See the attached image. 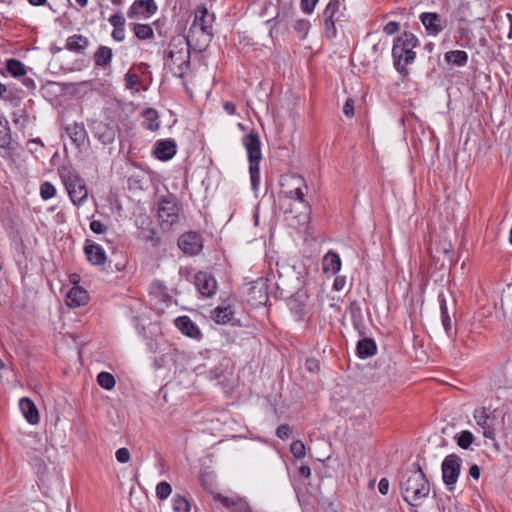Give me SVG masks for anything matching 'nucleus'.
I'll return each mask as SVG.
<instances>
[{
  "mask_svg": "<svg viewBox=\"0 0 512 512\" xmlns=\"http://www.w3.org/2000/svg\"><path fill=\"white\" fill-rule=\"evenodd\" d=\"M438 300L440 305L441 322L447 337L455 341L457 336V329L452 327V319L448 310L446 297L443 292L438 294Z\"/></svg>",
  "mask_w": 512,
  "mask_h": 512,
  "instance_id": "obj_21",
  "label": "nucleus"
},
{
  "mask_svg": "<svg viewBox=\"0 0 512 512\" xmlns=\"http://www.w3.org/2000/svg\"><path fill=\"white\" fill-rule=\"evenodd\" d=\"M234 316V309L231 305L216 307L212 312V318L217 324H227Z\"/></svg>",
  "mask_w": 512,
  "mask_h": 512,
  "instance_id": "obj_35",
  "label": "nucleus"
},
{
  "mask_svg": "<svg viewBox=\"0 0 512 512\" xmlns=\"http://www.w3.org/2000/svg\"><path fill=\"white\" fill-rule=\"evenodd\" d=\"M343 113L346 117L352 118L355 114V102L353 98H347L343 106Z\"/></svg>",
  "mask_w": 512,
  "mask_h": 512,
  "instance_id": "obj_54",
  "label": "nucleus"
},
{
  "mask_svg": "<svg viewBox=\"0 0 512 512\" xmlns=\"http://www.w3.org/2000/svg\"><path fill=\"white\" fill-rule=\"evenodd\" d=\"M444 59L448 64L462 67L468 62V54L463 50H452L445 53Z\"/></svg>",
  "mask_w": 512,
  "mask_h": 512,
  "instance_id": "obj_36",
  "label": "nucleus"
},
{
  "mask_svg": "<svg viewBox=\"0 0 512 512\" xmlns=\"http://www.w3.org/2000/svg\"><path fill=\"white\" fill-rule=\"evenodd\" d=\"M172 507L174 512H190V503L180 494L174 495L172 499Z\"/></svg>",
  "mask_w": 512,
  "mask_h": 512,
  "instance_id": "obj_42",
  "label": "nucleus"
},
{
  "mask_svg": "<svg viewBox=\"0 0 512 512\" xmlns=\"http://www.w3.org/2000/svg\"><path fill=\"white\" fill-rule=\"evenodd\" d=\"M98 385L105 390H112L116 384L114 376L109 373L102 371L97 375Z\"/></svg>",
  "mask_w": 512,
  "mask_h": 512,
  "instance_id": "obj_41",
  "label": "nucleus"
},
{
  "mask_svg": "<svg viewBox=\"0 0 512 512\" xmlns=\"http://www.w3.org/2000/svg\"><path fill=\"white\" fill-rule=\"evenodd\" d=\"M242 143L247 151L251 187L253 190H257L260 184V162L262 160L259 134L252 130L243 136Z\"/></svg>",
  "mask_w": 512,
  "mask_h": 512,
  "instance_id": "obj_4",
  "label": "nucleus"
},
{
  "mask_svg": "<svg viewBox=\"0 0 512 512\" xmlns=\"http://www.w3.org/2000/svg\"><path fill=\"white\" fill-rule=\"evenodd\" d=\"M109 106L105 107L106 111L116 112V110L120 107L121 102L118 98H110V101L107 103Z\"/></svg>",
  "mask_w": 512,
  "mask_h": 512,
  "instance_id": "obj_62",
  "label": "nucleus"
},
{
  "mask_svg": "<svg viewBox=\"0 0 512 512\" xmlns=\"http://www.w3.org/2000/svg\"><path fill=\"white\" fill-rule=\"evenodd\" d=\"M276 435L278 438H280L282 440L287 439L290 435L289 425L281 424L280 426H278V428L276 429Z\"/></svg>",
  "mask_w": 512,
  "mask_h": 512,
  "instance_id": "obj_59",
  "label": "nucleus"
},
{
  "mask_svg": "<svg viewBox=\"0 0 512 512\" xmlns=\"http://www.w3.org/2000/svg\"><path fill=\"white\" fill-rule=\"evenodd\" d=\"M128 187L130 190L143 189V178L139 175H132L128 178Z\"/></svg>",
  "mask_w": 512,
  "mask_h": 512,
  "instance_id": "obj_51",
  "label": "nucleus"
},
{
  "mask_svg": "<svg viewBox=\"0 0 512 512\" xmlns=\"http://www.w3.org/2000/svg\"><path fill=\"white\" fill-rule=\"evenodd\" d=\"M12 136L9 123L4 116H0V148L12 149Z\"/></svg>",
  "mask_w": 512,
  "mask_h": 512,
  "instance_id": "obj_37",
  "label": "nucleus"
},
{
  "mask_svg": "<svg viewBox=\"0 0 512 512\" xmlns=\"http://www.w3.org/2000/svg\"><path fill=\"white\" fill-rule=\"evenodd\" d=\"M481 471L482 468L479 465L473 464L470 466L468 473L473 479L478 480L480 478Z\"/></svg>",
  "mask_w": 512,
  "mask_h": 512,
  "instance_id": "obj_61",
  "label": "nucleus"
},
{
  "mask_svg": "<svg viewBox=\"0 0 512 512\" xmlns=\"http://www.w3.org/2000/svg\"><path fill=\"white\" fill-rule=\"evenodd\" d=\"M185 37H174L168 45L167 65L174 74L182 77L190 69L191 49Z\"/></svg>",
  "mask_w": 512,
  "mask_h": 512,
  "instance_id": "obj_2",
  "label": "nucleus"
},
{
  "mask_svg": "<svg viewBox=\"0 0 512 512\" xmlns=\"http://www.w3.org/2000/svg\"><path fill=\"white\" fill-rule=\"evenodd\" d=\"M377 353V344L374 339L364 337L357 342L356 354L360 359H367Z\"/></svg>",
  "mask_w": 512,
  "mask_h": 512,
  "instance_id": "obj_30",
  "label": "nucleus"
},
{
  "mask_svg": "<svg viewBox=\"0 0 512 512\" xmlns=\"http://www.w3.org/2000/svg\"><path fill=\"white\" fill-rule=\"evenodd\" d=\"M84 253L87 261L91 265L98 266L102 271L107 273L120 272L123 271L126 267L125 259L112 265V260L107 258L102 246L88 239L84 245Z\"/></svg>",
  "mask_w": 512,
  "mask_h": 512,
  "instance_id": "obj_5",
  "label": "nucleus"
},
{
  "mask_svg": "<svg viewBox=\"0 0 512 512\" xmlns=\"http://www.w3.org/2000/svg\"><path fill=\"white\" fill-rule=\"evenodd\" d=\"M290 451L296 459H302L306 456L305 444L301 440H295L291 443Z\"/></svg>",
  "mask_w": 512,
  "mask_h": 512,
  "instance_id": "obj_46",
  "label": "nucleus"
},
{
  "mask_svg": "<svg viewBox=\"0 0 512 512\" xmlns=\"http://www.w3.org/2000/svg\"><path fill=\"white\" fill-rule=\"evenodd\" d=\"M310 28V22L306 19H299L294 24V30L301 35V38H305Z\"/></svg>",
  "mask_w": 512,
  "mask_h": 512,
  "instance_id": "obj_49",
  "label": "nucleus"
},
{
  "mask_svg": "<svg viewBox=\"0 0 512 512\" xmlns=\"http://www.w3.org/2000/svg\"><path fill=\"white\" fill-rule=\"evenodd\" d=\"M13 116V122L16 125H25L30 120V114L27 111V108L24 107L23 109L18 108L16 111L12 112Z\"/></svg>",
  "mask_w": 512,
  "mask_h": 512,
  "instance_id": "obj_45",
  "label": "nucleus"
},
{
  "mask_svg": "<svg viewBox=\"0 0 512 512\" xmlns=\"http://www.w3.org/2000/svg\"><path fill=\"white\" fill-rule=\"evenodd\" d=\"M139 239L150 243L153 247H159L161 240L156 235L152 220L148 216L141 217V226L139 227Z\"/></svg>",
  "mask_w": 512,
  "mask_h": 512,
  "instance_id": "obj_22",
  "label": "nucleus"
},
{
  "mask_svg": "<svg viewBox=\"0 0 512 512\" xmlns=\"http://www.w3.org/2000/svg\"><path fill=\"white\" fill-rule=\"evenodd\" d=\"M88 300V292L78 285L73 286L66 296L67 305L73 308L87 304Z\"/></svg>",
  "mask_w": 512,
  "mask_h": 512,
  "instance_id": "obj_25",
  "label": "nucleus"
},
{
  "mask_svg": "<svg viewBox=\"0 0 512 512\" xmlns=\"http://www.w3.org/2000/svg\"><path fill=\"white\" fill-rule=\"evenodd\" d=\"M418 44V39L411 32H403L393 43L392 57L396 70L399 73L407 71V66L414 62L416 53L414 48Z\"/></svg>",
  "mask_w": 512,
  "mask_h": 512,
  "instance_id": "obj_3",
  "label": "nucleus"
},
{
  "mask_svg": "<svg viewBox=\"0 0 512 512\" xmlns=\"http://www.w3.org/2000/svg\"><path fill=\"white\" fill-rule=\"evenodd\" d=\"M400 29V24L396 21H389L383 28V31L387 35H393Z\"/></svg>",
  "mask_w": 512,
  "mask_h": 512,
  "instance_id": "obj_58",
  "label": "nucleus"
},
{
  "mask_svg": "<svg viewBox=\"0 0 512 512\" xmlns=\"http://www.w3.org/2000/svg\"><path fill=\"white\" fill-rule=\"evenodd\" d=\"M289 181L291 182L293 188L289 190L284 189L281 191V193L287 199H295L299 201L301 204L304 205V208L307 210V212H309L310 204L305 200V195L308 190L305 180L299 175H292L289 177Z\"/></svg>",
  "mask_w": 512,
  "mask_h": 512,
  "instance_id": "obj_14",
  "label": "nucleus"
},
{
  "mask_svg": "<svg viewBox=\"0 0 512 512\" xmlns=\"http://www.w3.org/2000/svg\"><path fill=\"white\" fill-rule=\"evenodd\" d=\"M158 7L154 0H135L127 11V16L131 19L149 18Z\"/></svg>",
  "mask_w": 512,
  "mask_h": 512,
  "instance_id": "obj_20",
  "label": "nucleus"
},
{
  "mask_svg": "<svg viewBox=\"0 0 512 512\" xmlns=\"http://www.w3.org/2000/svg\"><path fill=\"white\" fill-rule=\"evenodd\" d=\"M88 127L93 136L104 146L112 144L119 132V126L113 119L107 122L97 119L92 120L88 123Z\"/></svg>",
  "mask_w": 512,
  "mask_h": 512,
  "instance_id": "obj_7",
  "label": "nucleus"
},
{
  "mask_svg": "<svg viewBox=\"0 0 512 512\" xmlns=\"http://www.w3.org/2000/svg\"><path fill=\"white\" fill-rule=\"evenodd\" d=\"M214 20V14L209 13L206 6L200 5L195 10V17L191 25L190 31H192L195 28H199L202 33L208 36H212Z\"/></svg>",
  "mask_w": 512,
  "mask_h": 512,
  "instance_id": "obj_16",
  "label": "nucleus"
},
{
  "mask_svg": "<svg viewBox=\"0 0 512 512\" xmlns=\"http://www.w3.org/2000/svg\"><path fill=\"white\" fill-rule=\"evenodd\" d=\"M60 176L72 203L81 206L88 196L84 179L75 170L62 171Z\"/></svg>",
  "mask_w": 512,
  "mask_h": 512,
  "instance_id": "obj_6",
  "label": "nucleus"
},
{
  "mask_svg": "<svg viewBox=\"0 0 512 512\" xmlns=\"http://www.w3.org/2000/svg\"><path fill=\"white\" fill-rule=\"evenodd\" d=\"M319 0H300V8L304 14L310 15L314 12Z\"/></svg>",
  "mask_w": 512,
  "mask_h": 512,
  "instance_id": "obj_50",
  "label": "nucleus"
},
{
  "mask_svg": "<svg viewBox=\"0 0 512 512\" xmlns=\"http://www.w3.org/2000/svg\"><path fill=\"white\" fill-rule=\"evenodd\" d=\"M346 285V277L345 276H336L334 279L332 289L334 291H341Z\"/></svg>",
  "mask_w": 512,
  "mask_h": 512,
  "instance_id": "obj_60",
  "label": "nucleus"
},
{
  "mask_svg": "<svg viewBox=\"0 0 512 512\" xmlns=\"http://www.w3.org/2000/svg\"><path fill=\"white\" fill-rule=\"evenodd\" d=\"M115 457L119 463H127L131 459L130 452L127 448H119L116 453Z\"/></svg>",
  "mask_w": 512,
  "mask_h": 512,
  "instance_id": "obj_53",
  "label": "nucleus"
},
{
  "mask_svg": "<svg viewBox=\"0 0 512 512\" xmlns=\"http://www.w3.org/2000/svg\"><path fill=\"white\" fill-rule=\"evenodd\" d=\"M171 492H172V487L166 481H162V482L158 483V485L156 486V496L160 500L167 499L170 496Z\"/></svg>",
  "mask_w": 512,
  "mask_h": 512,
  "instance_id": "obj_47",
  "label": "nucleus"
},
{
  "mask_svg": "<svg viewBox=\"0 0 512 512\" xmlns=\"http://www.w3.org/2000/svg\"><path fill=\"white\" fill-rule=\"evenodd\" d=\"M176 327L187 337L200 339L202 333L198 326L191 320L189 316H180L175 319Z\"/></svg>",
  "mask_w": 512,
  "mask_h": 512,
  "instance_id": "obj_24",
  "label": "nucleus"
},
{
  "mask_svg": "<svg viewBox=\"0 0 512 512\" xmlns=\"http://www.w3.org/2000/svg\"><path fill=\"white\" fill-rule=\"evenodd\" d=\"M221 359H223L221 352L211 351L207 361L195 367V372L197 375H204L210 380L219 379L225 370Z\"/></svg>",
  "mask_w": 512,
  "mask_h": 512,
  "instance_id": "obj_9",
  "label": "nucleus"
},
{
  "mask_svg": "<svg viewBox=\"0 0 512 512\" xmlns=\"http://www.w3.org/2000/svg\"><path fill=\"white\" fill-rule=\"evenodd\" d=\"M90 229L92 232L96 233V234H102V233H105L106 230H107V226L104 225L101 221L99 220H93L91 221L90 223Z\"/></svg>",
  "mask_w": 512,
  "mask_h": 512,
  "instance_id": "obj_57",
  "label": "nucleus"
},
{
  "mask_svg": "<svg viewBox=\"0 0 512 512\" xmlns=\"http://www.w3.org/2000/svg\"><path fill=\"white\" fill-rule=\"evenodd\" d=\"M178 247L188 255H197L203 248L202 236L195 231L182 234L178 239Z\"/></svg>",
  "mask_w": 512,
  "mask_h": 512,
  "instance_id": "obj_17",
  "label": "nucleus"
},
{
  "mask_svg": "<svg viewBox=\"0 0 512 512\" xmlns=\"http://www.w3.org/2000/svg\"><path fill=\"white\" fill-rule=\"evenodd\" d=\"M455 440L460 448L468 449L474 440V436L470 431L464 430L455 436Z\"/></svg>",
  "mask_w": 512,
  "mask_h": 512,
  "instance_id": "obj_44",
  "label": "nucleus"
},
{
  "mask_svg": "<svg viewBox=\"0 0 512 512\" xmlns=\"http://www.w3.org/2000/svg\"><path fill=\"white\" fill-rule=\"evenodd\" d=\"M306 369L311 373H317L320 371V362L316 358H308L305 361Z\"/></svg>",
  "mask_w": 512,
  "mask_h": 512,
  "instance_id": "obj_55",
  "label": "nucleus"
},
{
  "mask_svg": "<svg viewBox=\"0 0 512 512\" xmlns=\"http://www.w3.org/2000/svg\"><path fill=\"white\" fill-rule=\"evenodd\" d=\"M215 499L219 500L221 504L231 512H245L249 507L248 502L242 498H230L221 494H217Z\"/></svg>",
  "mask_w": 512,
  "mask_h": 512,
  "instance_id": "obj_32",
  "label": "nucleus"
},
{
  "mask_svg": "<svg viewBox=\"0 0 512 512\" xmlns=\"http://www.w3.org/2000/svg\"><path fill=\"white\" fill-rule=\"evenodd\" d=\"M349 313L351 316V320H357V318L363 317L361 306L357 301H353L350 303Z\"/></svg>",
  "mask_w": 512,
  "mask_h": 512,
  "instance_id": "obj_52",
  "label": "nucleus"
},
{
  "mask_svg": "<svg viewBox=\"0 0 512 512\" xmlns=\"http://www.w3.org/2000/svg\"><path fill=\"white\" fill-rule=\"evenodd\" d=\"M19 407L29 424L35 425L39 422V411L35 403L30 398H21L19 401Z\"/></svg>",
  "mask_w": 512,
  "mask_h": 512,
  "instance_id": "obj_27",
  "label": "nucleus"
},
{
  "mask_svg": "<svg viewBox=\"0 0 512 512\" xmlns=\"http://www.w3.org/2000/svg\"><path fill=\"white\" fill-rule=\"evenodd\" d=\"M88 46V38L81 34L69 36L66 41V49L76 53H82Z\"/></svg>",
  "mask_w": 512,
  "mask_h": 512,
  "instance_id": "obj_34",
  "label": "nucleus"
},
{
  "mask_svg": "<svg viewBox=\"0 0 512 512\" xmlns=\"http://www.w3.org/2000/svg\"><path fill=\"white\" fill-rule=\"evenodd\" d=\"M473 417L477 425L483 429V436L487 439L495 440L497 417L494 411L486 407L477 408L474 410Z\"/></svg>",
  "mask_w": 512,
  "mask_h": 512,
  "instance_id": "obj_12",
  "label": "nucleus"
},
{
  "mask_svg": "<svg viewBox=\"0 0 512 512\" xmlns=\"http://www.w3.org/2000/svg\"><path fill=\"white\" fill-rule=\"evenodd\" d=\"M340 2L331 0L322 12L324 35L327 39L333 40L337 37L336 23L340 21Z\"/></svg>",
  "mask_w": 512,
  "mask_h": 512,
  "instance_id": "obj_8",
  "label": "nucleus"
},
{
  "mask_svg": "<svg viewBox=\"0 0 512 512\" xmlns=\"http://www.w3.org/2000/svg\"><path fill=\"white\" fill-rule=\"evenodd\" d=\"M399 486L404 501L413 506L419 505L430 492L429 481L417 462L401 472Z\"/></svg>",
  "mask_w": 512,
  "mask_h": 512,
  "instance_id": "obj_1",
  "label": "nucleus"
},
{
  "mask_svg": "<svg viewBox=\"0 0 512 512\" xmlns=\"http://www.w3.org/2000/svg\"><path fill=\"white\" fill-rule=\"evenodd\" d=\"M322 269L324 274L335 276L341 269V259L338 253L330 250L322 260Z\"/></svg>",
  "mask_w": 512,
  "mask_h": 512,
  "instance_id": "obj_26",
  "label": "nucleus"
},
{
  "mask_svg": "<svg viewBox=\"0 0 512 512\" xmlns=\"http://www.w3.org/2000/svg\"><path fill=\"white\" fill-rule=\"evenodd\" d=\"M247 302L252 307H260L269 301L267 280L259 278L251 283L246 293Z\"/></svg>",
  "mask_w": 512,
  "mask_h": 512,
  "instance_id": "obj_13",
  "label": "nucleus"
},
{
  "mask_svg": "<svg viewBox=\"0 0 512 512\" xmlns=\"http://www.w3.org/2000/svg\"><path fill=\"white\" fill-rule=\"evenodd\" d=\"M6 69L14 77H20L26 74V66L20 60L14 58L7 60Z\"/></svg>",
  "mask_w": 512,
  "mask_h": 512,
  "instance_id": "obj_39",
  "label": "nucleus"
},
{
  "mask_svg": "<svg viewBox=\"0 0 512 512\" xmlns=\"http://www.w3.org/2000/svg\"><path fill=\"white\" fill-rule=\"evenodd\" d=\"M179 208L173 199L163 198L157 209V215L163 230H169L179 219Z\"/></svg>",
  "mask_w": 512,
  "mask_h": 512,
  "instance_id": "obj_10",
  "label": "nucleus"
},
{
  "mask_svg": "<svg viewBox=\"0 0 512 512\" xmlns=\"http://www.w3.org/2000/svg\"><path fill=\"white\" fill-rule=\"evenodd\" d=\"M378 490L382 495H386L389 491V481L387 478H382L378 483Z\"/></svg>",
  "mask_w": 512,
  "mask_h": 512,
  "instance_id": "obj_63",
  "label": "nucleus"
},
{
  "mask_svg": "<svg viewBox=\"0 0 512 512\" xmlns=\"http://www.w3.org/2000/svg\"><path fill=\"white\" fill-rule=\"evenodd\" d=\"M142 116L145 119V121L148 122L146 125V128L150 131H157L160 128V123L158 121L159 114L156 109L154 108H146L142 112Z\"/></svg>",
  "mask_w": 512,
  "mask_h": 512,
  "instance_id": "obj_38",
  "label": "nucleus"
},
{
  "mask_svg": "<svg viewBox=\"0 0 512 512\" xmlns=\"http://www.w3.org/2000/svg\"><path fill=\"white\" fill-rule=\"evenodd\" d=\"M195 286L203 297H211L217 290L215 277L208 272L199 271L195 274Z\"/></svg>",
  "mask_w": 512,
  "mask_h": 512,
  "instance_id": "obj_19",
  "label": "nucleus"
},
{
  "mask_svg": "<svg viewBox=\"0 0 512 512\" xmlns=\"http://www.w3.org/2000/svg\"><path fill=\"white\" fill-rule=\"evenodd\" d=\"M113 58V51L111 48L107 46H99L94 53L93 59L96 66L101 67L103 69L110 66Z\"/></svg>",
  "mask_w": 512,
  "mask_h": 512,
  "instance_id": "obj_33",
  "label": "nucleus"
},
{
  "mask_svg": "<svg viewBox=\"0 0 512 512\" xmlns=\"http://www.w3.org/2000/svg\"><path fill=\"white\" fill-rule=\"evenodd\" d=\"M31 464L36 471L38 478L41 482L44 481L47 472V464L41 457L34 456L31 458Z\"/></svg>",
  "mask_w": 512,
  "mask_h": 512,
  "instance_id": "obj_43",
  "label": "nucleus"
},
{
  "mask_svg": "<svg viewBox=\"0 0 512 512\" xmlns=\"http://www.w3.org/2000/svg\"><path fill=\"white\" fill-rule=\"evenodd\" d=\"M276 287L280 290V298L288 300V307L292 314H294L298 320H302L305 314L306 295L303 293L285 292L284 289L280 288L278 282L276 283Z\"/></svg>",
  "mask_w": 512,
  "mask_h": 512,
  "instance_id": "obj_18",
  "label": "nucleus"
},
{
  "mask_svg": "<svg viewBox=\"0 0 512 512\" xmlns=\"http://www.w3.org/2000/svg\"><path fill=\"white\" fill-rule=\"evenodd\" d=\"M419 19L424 26L427 35L437 36L439 35L448 24L446 18H443L435 12H424L421 13Z\"/></svg>",
  "mask_w": 512,
  "mask_h": 512,
  "instance_id": "obj_15",
  "label": "nucleus"
},
{
  "mask_svg": "<svg viewBox=\"0 0 512 512\" xmlns=\"http://www.w3.org/2000/svg\"><path fill=\"white\" fill-rule=\"evenodd\" d=\"M65 131L77 148L84 145L87 139V132L83 123L74 122L72 125L66 126Z\"/></svg>",
  "mask_w": 512,
  "mask_h": 512,
  "instance_id": "obj_28",
  "label": "nucleus"
},
{
  "mask_svg": "<svg viewBox=\"0 0 512 512\" xmlns=\"http://www.w3.org/2000/svg\"><path fill=\"white\" fill-rule=\"evenodd\" d=\"M152 288L153 289H157L159 293L163 294L166 298H170V296L168 295V293L166 292L167 288L166 286L159 282V281H155L153 282L152 284Z\"/></svg>",
  "mask_w": 512,
  "mask_h": 512,
  "instance_id": "obj_64",
  "label": "nucleus"
},
{
  "mask_svg": "<svg viewBox=\"0 0 512 512\" xmlns=\"http://www.w3.org/2000/svg\"><path fill=\"white\" fill-rule=\"evenodd\" d=\"M109 23L113 26L112 38L117 42H122L125 39V17L121 11L116 12L108 19Z\"/></svg>",
  "mask_w": 512,
  "mask_h": 512,
  "instance_id": "obj_29",
  "label": "nucleus"
},
{
  "mask_svg": "<svg viewBox=\"0 0 512 512\" xmlns=\"http://www.w3.org/2000/svg\"><path fill=\"white\" fill-rule=\"evenodd\" d=\"M177 152V145L174 139L158 140L155 144L154 155L161 161H168Z\"/></svg>",
  "mask_w": 512,
  "mask_h": 512,
  "instance_id": "obj_23",
  "label": "nucleus"
},
{
  "mask_svg": "<svg viewBox=\"0 0 512 512\" xmlns=\"http://www.w3.org/2000/svg\"><path fill=\"white\" fill-rule=\"evenodd\" d=\"M55 194H56V188L52 183L45 181L40 185V195H41L42 199H44V200L51 199L52 197L55 196Z\"/></svg>",
  "mask_w": 512,
  "mask_h": 512,
  "instance_id": "obj_48",
  "label": "nucleus"
},
{
  "mask_svg": "<svg viewBox=\"0 0 512 512\" xmlns=\"http://www.w3.org/2000/svg\"><path fill=\"white\" fill-rule=\"evenodd\" d=\"M133 31L140 40L151 39L154 36L153 29L148 24H133Z\"/></svg>",
  "mask_w": 512,
  "mask_h": 512,
  "instance_id": "obj_40",
  "label": "nucleus"
},
{
  "mask_svg": "<svg viewBox=\"0 0 512 512\" xmlns=\"http://www.w3.org/2000/svg\"><path fill=\"white\" fill-rule=\"evenodd\" d=\"M125 87L131 91V93H139L146 91L147 86L143 83L139 73L135 69H130L124 76Z\"/></svg>",
  "mask_w": 512,
  "mask_h": 512,
  "instance_id": "obj_31",
  "label": "nucleus"
},
{
  "mask_svg": "<svg viewBox=\"0 0 512 512\" xmlns=\"http://www.w3.org/2000/svg\"><path fill=\"white\" fill-rule=\"evenodd\" d=\"M462 459L457 454L447 455L441 465L442 478L444 484L449 488L453 489L460 475Z\"/></svg>",
  "mask_w": 512,
  "mask_h": 512,
  "instance_id": "obj_11",
  "label": "nucleus"
},
{
  "mask_svg": "<svg viewBox=\"0 0 512 512\" xmlns=\"http://www.w3.org/2000/svg\"><path fill=\"white\" fill-rule=\"evenodd\" d=\"M351 322H352L354 329L358 332V334L360 336H363L366 334V326L364 323V317L357 318V320L353 319V320H351Z\"/></svg>",
  "mask_w": 512,
  "mask_h": 512,
  "instance_id": "obj_56",
  "label": "nucleus"
}]
</instances>
